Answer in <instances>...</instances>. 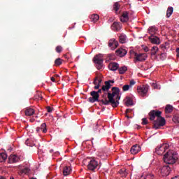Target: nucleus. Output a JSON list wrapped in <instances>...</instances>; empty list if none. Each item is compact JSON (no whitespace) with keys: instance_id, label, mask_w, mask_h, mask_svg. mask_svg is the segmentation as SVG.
I'll list each match as a JSON object with an SVG mask.
<instances>
[{"instance_id":"58836bf2","label":"nucleus","mask_w":179,"mask_h":179,"mask_svg":"<svg viewBox=\"0 0 179 179\" xmlns=\"http://www.w3.org/2000/svg\"><path fill=\"white\" fill-rule=\"evenodd\" d=\"M131 87L129 86V85H124L123 87H122V90L123 92H128V90H129V88Z\"/></svg>"},{"instance_id":"13d9d810","label":"nucleus","mask_w":179,"mask_h":179,"mask_svg":"<svg viewBox=\"0 0 179 179\" xmlns=\"http://www.w3.org/2000/svg\"><path fill=\"white\" fill-rule=\"evenodd\" d=\"M55 78H59V75L55 74Z\"/></svg>"},{"instance_id":"5fc2aeb1","label":"nucleus","mask_w":179,"mask_h":179,"mask_svg":"<svg viewBox=\"0 0 179 179\" xmlns=\"http://www.w3.org/2000/svg\"><path fill=\"white\" fill-rule=\"evenodd\" d=\"M176 52H177V57H179V48H178L177 49H176Z\"/></svg>"},{"instance_id":"9b49d317","label":"nucleus","mask_w":179,"mask_h":179,"mask_svg":"<svg viewBox=\"0 0 179 179\" xmlns=\"http://www.w3.org/2000/svg\"><path fill=\"white\" fill-rule=\"evenodd\" d=\"M149 40L150 43H152V44H160V38H159V37L156 36L151 35L150 36H149Z\"/></svg>"},{"instance_id":"7ed1b4c3","label":"nucleus","mask_w":179,"mask_h":179,"mask_svg":"<svg viewBox=\"0 0 179 179\" xmlns=\"http://www.w3.org/2000/svg\"><path fill=\"white\" fill-rule=\"evenodd\" d=\"M153 127L154 129H159L160 127H164L166 125V119L164 117H162V115H159V117L157 118L156 120H154L153 122Z\"/></svg>"},{"instance_id":"de8ad7c7","label":"nucleus","mask_w":179,"mask_h":179,"mask_svg":"<svg viewBox=\"0 0 179 179\" xmlns=\"http://www.w3.org/2000/svg\"><path fill=\"white\" fill-rule=\"evenodd\" d=\"M160 47H161L162 50H163V51H164V50H166L167 48L166 47V45H161Z\"/></svg>"},{"instance_id":"0e129e2a","label":"nucleus","mask_w":179,"mask_h":179,"mask_svg":"<svg viewBox=\"0 0 179 179\" xmlns=\"http://www.w3.org/2000/svg\"><path fill=\"white\" fill-rule=\"evenodd\" d=\"M10 179H15V178H13V177H10Z\"/></svg>"},{"instance_id":"864d4df0","label":"nucleus","mask_w":179,"mask_h":179,"mask_svg":"<svg viewBox=\"0 0 179 179\" xmlns=\"http://www.w3.org/2000/svg\"><path fill=\"white\" fill-rule=\"evenodd\" d=\"M106 82H108V83H109L110 85H111V83H114V80H108V81H106Z\"/></svg>"},{"instance_id":"cd10ccee","label":"nucleus","mask_w":179,"mask_h":179,"mask_svg":"<svg viewBox=\"0 0 179 179\" xmlns=\"http://www.w3.org/2000/svg\"><path fill=\"white\" fill-rule=\"evenodd\" d=\"M7 158H8V155H6V153H4V152L1 153L0 154V163L5 162Z\"/></svg>"},{"instance_id":"5701e85b","label":"nucleus","mask_w":179,"mask_h":179,"mask_svg":"<svg viewBox=\"0 0 179 179\" xmlns=\"http://www.w3.org/2000/svg\"><path fill=\"white\" fill-rule=\"evenodd\" d=\"M71 167L66 166L63 169V176H69V174H71Z\"/></svg>"},{"instance_id":"a18cd8bd","label":"nucleus","mask_w":179,"mask_h":179,"mask_svg":"<svg viewBox=\"0 0 179 179\" xmlns=\"http://www.w3.org/2000/svg\"><path fill=\"white\" fill-rule=\"evenodd\" d=\"M161 57H162V59H166V53H161Z\"/></svg>"},{"instance_id":"680f3d73","label":"nucleus","mask_w":179,"mask_h":179,"mask_svg":"<svg viewBox=\"0 0 179 179\" xmlns=\"http://www.w3.org/2000/svg\"><path fill=\"white\" fill-rule=\"evenodd\" d=\"M0 179H6V178L1 176V177H0Z\"/></svg>"},{"instance_id":"4c0bfd02","label":"nucleus","mask_w":179,"mask_h":179,"mask_svg":"<svg viewBox=\"0 0 179 179\" xmlns=\"http://www.w3.org/2000/svg\"><path fill=\"white\" fill-rule=\"evenodd\" d=\"M120 4L118 3H115L113 6V9L115 12H118V10L120 9Z\"/></svg>"},{"instance_id":"f8f14e48","label":"nucleus","mask_w":179,"mask_h":179,"mask_svg":"<svg viewBox=\"0 0 179 179\" xmlns=\"http://www.w3.org/2000/svg\"><path fill=\"white\" fill-rule=\"evenodd\" d=\"M127 52V50L123 48H119L115 51L116 55L118 57H125Z\"/></svg>"},{"instance_id":"a878e982","label":"nucleus","mask_w":179,"mask_h":179,"mask_svg":"<svg viewBox=\"0 0 179 179\" xmlns=\"http://www.w3.org/2000/svg\"><path fill=\"white\" fill-rule=\"evenodd\" d=\"M127 107H129V106H134V101L131 97H127V101L125 103Z\"/></svg>"},{"instance_id":"39448f33","label":"nucleus","mask_w":179,"mask_h":179,"mask_svg":"<svg viewBox=\"0 0 179 179\" xmlns=\"http://www.w3.org/2000/svg\"><path fill=\"white\" fill-rule=\"evenodd\" d=\"M135 57V62H142L143 61H146V58H148V55L146 53H134Z\"/></svg>"},{"instance_id":"bb28decb","label":"nucleus","mask_w":179,"mask_h":179,"mask_svg":"<svg viewBox=\"0 0 179 179\" xmlns=\"http://www.w3.org/2000/svg\"><path fill=\"white\" fill-rule=\"evenodd\" d=\"M173 11L174 8H173V7H169L166 10V17H170V16L173 15Z\"/></svg>"},{"instance_id":"79ce46f5","label":"nucleus","mask_w":179,"mask_h":179,"mask_svg":"<svg viewBox=\"0 0 179 179\" xmlns=\"http://www.w3.org/2000/svg\"><path fill=\"white\" fill-rule=\"evenodd\" d=\"M29 172L30 169L28 167H26L24 169H22V173H24V174H29Z\"/></svg>"},{"instance_id":"4468645a","label":"nucleus","mask_w":179,"mask_h":179,"mask_svg":"<svg viewBox=\"0 0 179 179\" xmlns=\"http://www.w3.org/2000/svg\"><path fill=\"white\" fill-rule=\"evenodd\" d=\"M128 20H129V17H128V12L124 11L120 17V21L122 23H126V22H128Z\"/></svg>"},{"instance_id":"f704fd0d","label":"nucleus","mask_w":179,"mask_h":179,"mask_svg":"<svg viewBox=\"0 0 179 179\" xmlns=\"http://www.w3.org/2000/svg\"><path fill=\"white\" fill-rule=\"evenodd\" d=\"M119 173L120 174H122L123 177H126L127 176H128V172H127V169H120Z\"/></svg>"},{"instance_id":"f257e3e1","label":"nucleus","mask_w":179,"mask_h":179,"mask_svg":"<svg viewBox=\"0 0 179 179\" xmlns=\"http://www.w3.org/2000/svg\"><path fill=\"white\" fill-rule=\"evenodd\" d=\"M169 144H162L159 147L155 148V152L157 155H159L160 156L164 155L163 159L164 163L172 166V164H174V163L178 160V157H177V153L173 150H169Z\"/></svg>"},{"instance_id":"4be33fe9","label":"nucleus","mask_w":179,"mask_h":179,"mask_svg":"<svg viewBox=\"0 0 179 179\" xmlns=\"http://www.w3.org/2000/svg\"><path fill=\"white\" fill-rule=\"evenodd\" d=\"M108 68L110 71H117L118 69V63L112 62L108 65Z\"/></svg>"},{"instance_id":"473e14b6","label":"nucleus","mask_w":179,"mask_h":179,"mask_svg":"<svg viewBox=\"0 0 179 179\" xmlns=\"http://www.w3.org/2000/svg\"><path fill=\"white\" fill-rule=\"evenodd\" d=\"M173 111V106L171 105H167L165 108V113L166 114H169L170 113H172Z\"/></svg>"},{"instance_id":"aec40b11","label":"nucleus","mask_w":179,"mask_h":179,"mask_svg":"<svg viewBox=\"0 0 179 179\" xmlns=\"http://www.w3.org/2000/svg\"><path fill=\"white\" fill-rule=\"evenodd\" d=\"M24 113H25V115H27V117H31V115L34 114V109L31 108H27L24 110Z\"/></svg>"},{"instance_id":"412c9836","label":"nucleus","mask_w":179,"mask_h":179,"mask_svg":"<svg viewBox=\"0 0 179 179\" xmlns=\"http://www.w3.org/2000/svg\"><path fill=\"white\" fill-rule=\"evenodd\" d=\"M9 163H17L19 162V157L16 155H10L8 158Z\"/></svg>"},{"instance_id":"3c124183","label":"nucleus","mask_w":179,"mask_h":179,"mask_svg":"<svg viewBox=\"0 0 179 179\" xmlns=\"http://www.w3.org/2000/svg\"><path fill=\"white\" fill-rule=\"evenodd\" d=\"M143 50H144V51L145 52H148V51H149V48H148V47H145L144 48H143Z\"/></svg>"},{"instance_id":"37998d69","label":"nucleus","mask_w":179,"mask_h":179,"mask_svg":"<svg viewBox=\"0 0 179 179\" xmlns=\"http://www.w3.org/2000/svg\"><path fill=\"white\" fill-rule=\"evenodd\" d=\"M136 83V82H135V80H131V81H130V83H129V87H132V86H134V85H135Z\"/></svg>"},{"instance_id":"1a4fd4ad","label":"nucleus","mask_w":179,"mask_h":179,"mask_svg":"<svg viewBox=\"0 0 179 179\" xmlns=\"http://www.w3.org/2000/svg\"><path fill=\"white\" fill-rule=\"evenodd\" d=\"M137 90L139 94H141V96H142L143 97H145V96H146V94L149 90V86L143 85L142 87H138Z\"/></svg>"},{"instance_id":"dca6fc26","label":"nucleus","mask_w":179,"mask_h":179,"mask_svg":"<svg viewBox=\"0 0 179 179\" xmlns=\"http://www.w3.org/2000/svg\"><path fill=\"white\" fill-rule=\"evenodd\" d=\"M111 86L113 85L110 83L105 81L104 85L101 87L102 92H108L111 89Z\"/></svg>"},{"instance_id":"f03ea898","label":"nucleus","mask_w":179,"mask_h":179,"mask_svg":"<svg viewBox=\"0 0 179 179\" xmlns=\"http://www.w3.org/2000/svg\"><path fill=\"white\" fill-rule=\"evenodd\" d=\"M108 101H106V104L110 103L112 107L115 108L120 105V99L121 96H120V88L113 87H112V93H107Z\"/></svg>"},{"instance_id":"0eeeda50","label":"nucleus","mask_w":179,"mask_h":179,"mask_svg":"<svg viewBox=\"0 0 179 179\" xmlns=\"http://www.w3.org/2000/svg\"><path fill=\"white\" fill-rule=\"evenodd\" d=\"M160 115H162V111L157 110H151L149 113L150 120L155 121V119L156 118V117L157 118H158L160 117Z\"/></svg>"},{"instance_id":"4d7b16f0","label":"nucleus","mask_w":179,"mask_h":179,"mask_svg":"<svg viewBox=\"0 0 179 179\" xmlns=\"http://www.w3.org/2000/svg\"><path fill=\"white\" fill-rule=\"evenodd\" d=\"M40 131H41V128L40 127H37L36 128V131L37 132H40Z\"/></svg>"},{"instance_id":"052dcab7","label":"nucleus","mask_w":179,"mask_h":179,"mask_svg":"<svg viewBox=\"0 0 179 179\" xmlns=\"http://www.w3.org/2000/svg\"><path fill=\"white\" fill-rule=\"evenodd\" d=\"M30 122H34V119H30Z\"/></svg>"},{"instance_id":"ea45409f","label":"nucleus","mask_w":179,"mask_h":179,"mask_svg":"<svg viewBox=\"0 0 179 179\" xmlns=\"http://www.w3.org/2000/svg\"><path fill=\"white\" fill-rule=\"evenodd\" d=\"M56 52H57L59 54H61L62 52V46L58 45L55 48Z\"/></svg>"},{"instance_id":"a19ab883","label":"nucleus","mask_w":179,"mask_h":179,"mask_svg":"<svg viewBox=\"0 0 179 179\" xmlns=\"http://www.w3.org/2000/svg\"><path fill=\"white\" fill-rule=\"evenodd\" d=\"M152 87H153V89H160V85H158L157 84H156V83H152L151 84Z\"/></svg>"},{"instance_id":"2eb2a0df","label":"nucleus","mask_w":179,"mask_h":179,"mask_svg":"<svg viewBox=\"0 0 179 179\" xmlns=\"http://www.w3.org/2000/svg\"><path fill=\"white\" fill-rule=\"evenodd\" d=\"M115 45V48H112V50H115L118 47V41L115 38H111L108 42V47H113V45Z\"/></svg>"},{"instance_id":"423d86ee","label":"nucleus","mask_w":179,"mask_h":179,"mask_svg":"<svg viewBox=\"0 0 179 179\" xmlns=\"http://www.w3.org/2000/svg\"><path fill=\"white\" fill-rule=\"evenodd\" d=\"M97 167H99V162L96 161V159H90L87 165L88 170H90L91 171H94L97 169Z\"/></svg>"},{"instance_id":"c03bdc74","label":"nucleus","mask_w":179,"mask_h":179,"mask_svg":"<svg viewBox=\"0 0 179 179\" xmlns=\"http://www.w3.org/2000/svg\"><path fill=\"white\" fill-rule=\"evenodd\" d=\"M142 124H143V125H146V124H148V120L146 119V118H143L142 119Z\"/></svg>"},{"instance_id":"ddd939ff","label":"nucleus","mask_w":179,"mask_h":179,"mask_svg":"<svg viewBox=\"0 0 179 179\" xmlns=\"http://www.w3.org/2000/svg\"><path fill=\"white\" fill-rule=\"evenodd\" d=\"M102 99L99 100V103H102V104H103L104 106H108V104H111V102H108V99H107V93H104V94H103L101 96Z\"/></svg>"},{"instance_id":"8fccbe9b","label":"nucleus","mask_w":179,"mask_h":179,"mask_svg":"<svg viewBox=\"0 0 179 179\" xmlns=\"http://www.w3.org/2000/svg\"><path fill=\"white\" fill-rule=\"evenodd\" d=\"M131 111H132V110L128 108L125 110V114H128V113H131Z\"/></svg>"},{"instance_id":"69168bd1","label":"nucleus","mask_w":179,"mask_h":179,"mask_svg":"<svg viewBox=\"0 0 179 179\" xmlns=\"http://www.w3.org/2000/svg\"><path fill=\"white\" fill-rule=\"evenodd\" d=\"M30 179H37V178H30Z\"/></svg>"},{"instance_id":"09e8293b","label":"nucleus","mask_w":179,"mask_h":179,"mask_svg":"<svg viewBox=\"0 0 179 179\" xmlns=\"http://www.w3.org/2000/svg\"><path fill=\"white\" fill-rule=\"evenodd\" d=\"M101 92H103V90H101V89L98 90V91H96V93H97V94H100V93H101Z\"/></svg>"},{"instance_id":"c756f323","label":"nucleus","mask_w":179,"mask_h":179,"mask_svg":"<svg viewBox=\"0 0 179 179\" xmlns=\"http://www.w3.org/2000/svg\"><path fill=\"white\" fill-rule=\"evenodd\" d=\"M157 51H159V48H157V46H153L151 48V55H156L157 54Z\"/></svg>"},{"instance_id":"e433bc0d","label":"nucleus","mask_w":179,"mask_h":179,"mask_svg":"<svg viewBox=\"0 0 179 179\" xmlns=\"http://www.w3.org/2000/svg\"><path fill=\"white\" fill-rule=\"evenodd\" d=\"M144 179H156V178H155V175L149 173L144 177Z\"/></svg>"},{"instance_id":"6e6552de","label":"nucleus","mask_w":179,"mask_h":179,"mask_svg":"<svg viewBox=\"0 0 179 179\" xmlns=\"http://www.w3.org/2000/svg\"><path fill=\"white\" fill-rule=\"evenodd\" d=\"M171 171V167L169 165H164L161 169V175L162 177H167L170 174V172Z\"/></svg>"},{"instance_id":"603ef678","label":"nucleus","mask_w":179,"mask_h":179,"mask_svg":"<svg viewBox=\"0 0 179 179\" xmlns=\"http://www.w3.org/2000/svg\"><path fill=\"white\" fill-rule=\"evenodd\" d=\"M97 83L100 85H101V79H99V78L97 77Z\"/></svg>"},{"instance_id":"c9c22d12","label":"nucleus","mask_w":179,"mask_h":179,"mask_svg":"<svg viewBox=\"0 0 179 179\" xmlns=\"http://www.w3.org/2000/svg\"><path fill=\"white\" fill-rule=\"evenodd\" d=\"M94 64H96V69L100 71L101 68H103V62H94Z\"/></svg>"},{"instance_id":"7c9ffc66","label":"nucleus","mask_w":179,"mask_h":179,"mask_svg":"<svg viewBox=\"0 0 179 179\" xmlns=\"http://www.w3.org/2000/svg\"><path fill=\"white\" fill-rule=\"evenodd\" d=\"M127 71H128V68H127V66L120 67L119 69V73L120 75H124Z\"/></svg>"},{"instance_id":"f3484780","label":"nucleus","mask_w":179,"mask_h":179,"mask_svg":"<svg viewBox=\"0 0 179 179\" xmlns=\"http://www.w3.org/2000/svg\"><path fill=\"white\" fill-rule=\"evenodd\" d=\"M127 41H128V38H127V35L121 34L119 36V43H121V44H125Z\"/></svg>"},{"instance_id":"49530a36","label":"nucleus","mask_w":179,"mask_h":179,"mask_svg":"<svg viewBox=\"0 0 179 179\" xmlns=\"http://www.w3.org/2000/svg\"><path fill=\"white\" fill-rule=\"evenodd\" d=\"M46 108H47L48 113H51V111H52V109H51L50 106H48Z\"/></svg>"},{"instance_id":"a211bd4d","label":"nucleus","mask_w":179,"mask_h":179,"mask_svg":"<svg viewBox=\"0 0 179 179\" xmlns=\"http://www.w3.org/2000/svg\"><path fill=\"white\" fill-rule=\"evenodd\" d=\"M111 27L112 30H116V31H119V30H121V24L120 22H115L113 23Z\"/></svg>"},{"instance_id":"2f4dec72","label":"nucleus","mask_w":179,"mask_h":179,"mask_svg":"<svg viewBox=\"0 0 179 179\" xmlns=\"http://www.w3.org/2000/svg\"><path fill=\"white\" fill-rule=\"evenodd\" d=\"M40 128H41V131H42L43 134H47V124L43 123L41 125Z\"/></svg>"},{"instance_id":"9d476101","label":"nucleus","mask_w":179,"mask_h":179,"mask_svg":"<svg viewBox=\"0 0 179 179\" xmlns=\"http://www.w3.org/2000/svg\"><path fill=\"white\" fill-rule=\"evenodd\" d=\"M130 152L131 155H136V153H139V152H141V145L138 144L133 145Z\"/></svg>"},{"instance_id":"bf43d9fd","label":"nucleus","mask_w":179,"mask_h":179,"mask_svg":"<svg viewBox=\"0 0 179 179\" xmlns=\"http://www.w3.org/2000/svg\"><path fill=\"white\" fill-rule=\"evenodd\" d=\"M55 155L56 156H58V155H59V152H57L55 153Z\"/></svg>"},{"instance_id":"6ab92c4d","label":"nucleus","mask_w":179,"mask_h":179,"mask_svg":"<svg viewBox=\"0 0 179 179\" xmlns=\"http://www.w3.org/2000/svg\"><path fill=\"white\" fill-rule=\"evenodd\" d=\"M103 61H104V59L102 54L96 55L94 57V62H103Z\"/></svg>"},{"instance_id":"393cba45","label":"nucleus","mask_w":179,"mask_h":179,"mask_svg":"<svg viewBox=\"0 0 179 179\" xmlns=\"http://www.w3.org/2000/svg\"><path fill=\"white\" fill-rule=\"evenodd\" d=\"M99 18L100 17L97 14H93L90 17L91 22H93L94 23H96V22H97V20H99Z\"/></svg>"},{"instance_id":"b1692460","label":"nucleus","mask_w":179,"mask_h":179,"mask_svg":"<svg viewBox=\"0 0 179 179\" xmlns=\"http://www.w3.org/2000/svg\"><path fill=\"white\" fill-rule=\"evenodd\" d=\"M156 31H157V28H156V27H150L148 29V33L151 36H153V34H156Z\"/></svg>"},{"instance_id":"c85d7f7f","label":"nucleus","mask_w":179,"mask_h":179,"mask_svg":"<svg viewBox=\"0 0 179 179\" xmlns=\"http://www.w3.org/2000/svg\"><path fill=\"white\" fill-rule=\"evenodd\" d=\"M93 84L95 85L94 87V89L95 90H97L99 89H100V84L99 83H97V77H96L94 80Z\"/></svg>"},{"instance_id":"e2e57ef3","label":"nucleus","mask_w":179,"mask_h":179,"mask_svg":"<svg viewBox=\"0 0 179 179\" xmlns=\"http://www.w3.org/2000/svg\"><path fill=\"white\" fill-rule=\"evenodd\" d=\"M127 118H129V116L128 115H126Z\"/></svg>"},{"instance_id":"72a5a7b5","label":"nucleus","mask_w":179,"mask_h":179,"mask_svg":"<svg viewBox=\"0 0 179 179\" xmlns=\"http://www.w3.org/2000/svg\"><path fill=\"white\" fill-rule=\"evenodd\" d=\"M55 65L56 66H59V65H62V59L61 58H57L55 60Z\"/></svg>"},{"instance_id":"20e7f679","label":"nucleus","mask_w":179,"mask_h":179,"mask_svg":"<svg viewBox=\"0 0 179 179\" xmlns=\"http://www.w3.org/2000/svg\"><path fill=\"white\" fill-rule=\"evenodd\" d=\"M90 96H92V97H90L88 99V101L90 103H96V101H97L98 103H100V94H97V92H96V91H92L90 92Z\"/></svg>"},{"instance_id":"6e6d98bb","label":"nucleus","mask_w":179,"mask_h":179,"mask_svg":"<svg viewBox=\"0 0 179 179\" xmlns=\"http://www.w3.org/2000/svg\"><path fill=\"white\" fill-rule=\"evenodd\" d=\"M50 80H52V82H55V78L54 77H51Z\"/></svg>"},{"instance_id":"338daca9","label":"nucleus","mask_w":179,"mask_h":179,"mask_svg":"<svg viewBox=\"0 0 179 179\" xmlns=\"http://www.w3.org/2000/svg\"><path fill=\"white\" fill-rule=\"evenodd\" d=\"M138 1H143V0H138Z\"/></svg>"}]
</instances>
